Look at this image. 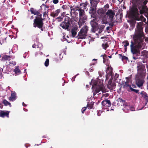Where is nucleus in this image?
Segmentation results:
<instances>
[{
    "label": "nucleus",
    "instance_id": "680f3d73",
    "mask_svg": "<svg viewBox=\"0 0 148 148\" xmlns=\"http://www.w3.org/2000/svg\"><path fill=\"white\" fill-rule=\"evenodd\" d=\"M97 60V59H94L92 60V61H96Z\"/></svg>",
    "mask_w": 148,
    "mask_h": 148
},
{
    "label": "nucleus",
    "instance_id": "f704fd0d",
    "mask_svg": "<svg viewBox=\"0 0 148 148\" xmlns=\"http://www.w3.org/2000/svg\"><path fill=\"white\" fill-rule=\"evenodd\" d=\"M49 63V59H47L45 63V65L46 66H48Z\"/></svg>",
    "mask_w": 148,
    "mask_h": 148
},
{
    "label": "nucleus",
    "instance_id": "6e6552de",
    "mask_svg": "<svg viewBox=\"0 0 148 148\" xmlns=\"http://www.w3.org/2000/svg\"><path fill=\"white\" fill-rule=\"evenodd\" d=\"M144 76H139L136 75L135 78L136 84L137 86L140 88L143 86L145 81L144 80Z\"/></svg>",
    "mask_w": 148,
    "mask_h": 148
},
{
    "label": "nucleus",
    "instance_id": "cd10ccee",
    "mask_svg": "<svg viewBox=\"0 0 148 148\" xmlns=\"http://www.w3.org/2000/svg\"><path fill=\"white\" fill-rule=\"evenodd\" d=\"M105 11L103 8L99 9L97 11V13L99 14H103L105 13Z\"/></svg>",
    "mask_w": 148,
    "mask_h": 148
},
{
    "label": "nucleus",
    "instance_id": "bf43d9fd",
    "mask_svg": "<svg viewBox=\"0 0 148 148\" xmlns=\"http://www.w3.org/2000/svg\"><path fill=\"white\" fill-rule=\"evenodd\" d=\"M146 67L147 69V71H148V65H147V64H146Z\"/></svg>",
    "mask_w": 148,
    "mask_h": 148
},
{
    "label": "nucleus",
    "instance_id": "1a4fd4ad",
    "mask_svg": "<svg viewBox=\"0 0 148 148\" xmlns=\"http://www.w3.org/2000/svg\"><path fill=\"white\" fill-rule=\"evenodd\" d=\"M96 8L90 7L89 10V13L90 14L91 18H95L96 16Z\"/></svg>",
    "mask_w": 148,
    "mask_h": 148
},
{
    "label": "nucleus",
    "instance_id": "0eeeda50",
    "mask_svg": "<svg viewBox=\"0 0 148 148\" xmlns=\"http://www.w3.org/2000/svg\"><path fill=\"white\" fill-rule=\"evenodd\" d=\"M88 30V27L86 25L82 28L78 33V36L79 37L78 38L81 39L85 38L87 36Z\"/></svg>",
    "mask_w": 148,
    "mask_h": 148
},
{
    "label": "nucleus",
    "instance_id": "69168bd1",
    "mask_svg": "<svg viewBox=\"0 0 148 148\" xmlns=\"http://www.w3.org/2000/svg\"><path fill=\"white\" fill-rule=\"evenodd\" d=\"M33 16H32L31 17V19L32 18L33 19Z\"/></svg>",
    "mask_w": 148,
    "mask_h": 148
},
{
    "label": "nucleus",
    "instance_id": "f8f14e48",
    "mask_svg": "<svg viewBox=\"0 0 148 148\" xmlns=\"http://www.w3.org/2000/svg\"><path fill=\"white\" fill-rule=\"evenodd\" d=\"M92 20L90 22V24L92 27L94 29L97 28L98 27V24L97 23V18L96 16L95 18H93Z\"/></svg>",
    "mask_w": 148,
    "mask_h": 148
},
{
    "label": "nucleus",
    "instance_id": "a19ab883",
    "mask_svg": "<svg viewBox=\"0 0 148 148\" xmlns=\"http://www.w3.org/2000/svg\"><path fill=\"white\" fill-rule=\"evenodd\" d=\"M109 5L108 4H107L104 6V8H105V10H107L109 8Z\"/></svg>",
    "mask_w": 148,
    "mask_h": 148
},
{
    "label": "nucleus",
    "instance_id": "a18cd8bd",
    "mask_svg": "<svg viewBox=\"0 0 148 148\" xmlns=\"http://www.w3.org/2000/svg\"><path fill=\"white\" fill-rule=\"evenodd\" d=\"M57 19H59V21H62V18L60 17H58L57 18Z\"/></svg>",
    "mask_w": 148,
    "mask_h": 148
},
{
    "label": "nucleus",
    "instance_id": "2f4dec72",
    "mask_svg": "<svg viewBox=\"0 0 148 148\" xmlns=\"http://www.w3.org/2000/svg\"><path fill=\"white\" fill-rule=\"evenodd\" d=\"M123 44L124 47L127 48V46L129 45L128 41L127 40H125L123 42Z\"/></svg>",
    "mask_w": 148,
    "mask_h": 148
},
{
    "label": "nucleus",
    "instance_id": "7c9ffc66",
    "mask_svg": "<svg viewBox=\"0 0 148 148\" xmlns=\"http://www.w3.org/2000/svg\"><path fill=\"white\" fill-rule=\"evenodd\" d=\"M102 46L103 49L105 50H106L107 47H109V45L107 43H103L102 45Z\"/></svg>",
    "mask_w": 148,
    "mask_h": 148
},
{
    "label": "nucleus",
    "instance_id": "3c124183",
    "mask_svg": "<svg viewBox=\"0 0 148 148\" xmlns=\"http://www.w3.org/2000/svg\"><path fill=\"white\" fill-rule=\"evenodd\" d=\"M130 106L129 105H127L126 106V108H127V109H128V107L130 108ZM128 110H129V109H128Z\"/></svg>",
    "mask_w": 148,
    "mask_h": 148
},
{
    "label": "nucleus",
    "instance_id": "c03bdc74",
    "mask_svg": "<svg viewBox=\"0 0 148 148\" xmlns=\"http://www.w3.org/2000/svg\"><path fill=\"white\" fill-rule=\"evenodd\" d=\"M53 3L55 4H56L58 3L59 2L58 0H53Z\"/></svg>",
    "mask_w": 148,
    "mask_h": 148
},
{
    "label": "nucleus",
    "instance_id": "603ef678",
    "mask_svg": "<svg viewBox=\"0 0 148 148\" xmlns=\"http://www.w3.org/2000/svg\"><path fill=\"white\" fill-rule=\"evenodd\" d=\"M107 73L108 74H110V75H111L112 74V73H110V69H109V71H108V72Z\"/></svg>",
    "mask_w": 148,
    "mask_h": 148
},
{
    "label": "nucleus",
    "instance_id": "f03ea898",
    "mask_svg": "<svg viewBox=\"0 0 148 148\" xmlns=\"http://www.w3.org/2000/svg\"><path fill=\"white\" fill-rule=\"evenodd\" d=\"M42 16V15H40V16L35 17V18L34 20L33 26L34 28L37 27L40 29L41 31H43L44 30L45 27H43V19Z\"/></svg>",
    "mask_w": 148,
    "mask_h": 148
},
{
    "label": "nucleus",
    "instance_id": "e2e57ef3",
    "mask_svg": "<svg viewBox=\"0 0 148 148\" xmlns=\"http://www.w3.org/2000/svg\"><path fill=\"white\" fill-rule=\"evenodd\" d=\"M88 86H89V85H86V88H88Z\"/></svg>",
    "mask_w": 148,
    "mask_h": 148
},
{
    "label": "nucleus",
    "instance_id": "423d86ee",
    "mask_svg": "<svg viewBox=\"0 0 148 148\" xmlns=\"http://www.w3.org/2000/svg\"><path fill=\"white\" fill-rule=\"evenodd\" d=\"M137 67L138 73L136 75L145 76L146 71L145 65L142 64H138Z\"/></svg>",
    "mask_w": 148,
    "mask_h": 148
},
{
    "label": "nucleus",
    "instance_id": "8fccbe9b",
    "mask_svg": "<svg viewBox=\"0 0 148 148\" xmlns=\"http://www.w3.org/2000/svg\"><path fill=\"white\" fill-rule=\"evenodd\" d=\"M32 47L34 48H36V45L34 44L32 46Z\"/></svg>",
    "mask_w": 148,
    "mask_h": 148
},
{
    "label": "nucleus",
    "instance_id": "9d476101",
    "mask_svg": "<svg viewBox=\"0 0 148 148\" xmlns=\"http://www.w3.org/2000/svg\"><path fill=\"white\" fill-rule=\"evenodd\" d=\"M135 2L137 4L141 5V9H140V11L142 10V7L143 6L147 7L145 6L147 3V0H135Z\"/></svg>",
    "mask_w": 148,
    "mask_h": 148
},
{
    "label": "nucleus",
    "instance_id": "9b49d317",
    "mask_svg": "<svg viewBox=\"0 0 148 148\" xmlns=\"http://www.w3.org/2000/svg\"><path fill=\"white\" fill-rule=\"evenodd\" d=\"M106 14L109 17L110 21H112L115 15V12L111 10H109L106 13Z\"/></svg>",
    "mask_w": 148,
    "mask_h": 148
},
{
    "label": "nucleus",
    "instance_id": "4c0bfd02",
    "mask_svg": "<svg viewBox=\"0 0 148 148\" xmlns=\"http://www.w3.org/2000/svg\"><path fill=\"white\" fill-rule=\"evenodd\" d=\"M3 69L0 68V78H1L3 77L2 72Z\"/></svg>",
    "mask_w": 148,
    "mask_h": 148
},
{
    "label": "nucleus",
    "instance_id": "052dcab7",
    "mask_svg": "<svg viewBox=\"0 0 148 148\" xmlns=\"http://www.w3.org/2000/svg\"><path fill=\"white\" fill-rule=\"evenodd\" d=\"M104 56H106V55H102L101 56H103V58H104Z\"/></svg>",
    "mask_w": 148,
    "mask_h": 148
},
{
    "label": "nucleus",
    "instance_id": "39448f33",
    "mask_svg": "<svg viewBox=\"0 0 148 148\" xmlns=\"http://www.w3.org/2000/svg\"><path fill=\"white\" fill-rule=\"evenodd\" d=\"M92 89L94 91L93 95L94 96L100 91H101L103 93L107 92V90L105 88L103 84L98 86L92 85Z\"/></svg>",
    "mask_w": 148,
    "mask_h": 148
},
{
    "label": "nucleus",
    "instance_id": "c85d7f7f",
    "mask_svg": "<svg viewBox=\"0 0 148 148\" xmlns=\"http://www.w3.org/2000/svg\"><path fill=\"white\" fill-rule=\"evenodd\" d=\"M88 3L87 1L82 3H81L80 4V5L82 8H86L88 5Z\"/></svg>",
    "mask_w": 148,
    "mask_h": 148
},
{
    "label": "nucleus",
    "instance_id": "de8ad7c7",
    "mask_svg": "<svg viewBox=\"0 0 148 148\" xmlns=\"http://www.w3.org/2000/svg\"><path fill=\"white\" fill-rule=\"evenodd\" d=\"M119 99L120 100V101L121 102H125V101L122 99L119 98Z\"/></svg>",
    "mask_w": 148,
    "mask_h": 148
},
{
    "label": "nucleus",
    "instance_id": "4d7b16f0",
    "mask_svg": "<svg viewBox=\"0 0 148 148\" xmlns=\"http://www.w3.org/2000/svg\"><path fill=\"white\" fill-rule=\"evenodd\" d=\"M110 28V27L109 26H108L106 27V30H108Z\"/></svg>",
    "mask_w": 148,
    "mask_h": 148
},
{
    "label": "nucleus",
    "instance_id": "a211bd4d",
    "mask_svg": "<svg viewBox=\"0 0 148 148\" xmlns=\"http://www.w3.org/2000/svg\"><path fill=\"white\" fill-rule=\"evenodd\" d=\"M16 98V93L15 92H11L10 97L9 98V100L10 101L15 100Z\"/></svg>",
    "mask_w": 148,
    "mask_h": 148
},
{
    "label": "nucleus",
    "instance_id": "e433bc0d",
    "mask_svg": "<svg viewBox=\"0 0 148 148\" xmlns=\"http://www.w3.org/2000/svg\"><path fill=\"white\" fill-rule=\"evenodd\" d=\"M140 94H141L142 95V96L143 97H147V94L144 92V91H142L140 93Z\"/></svg>",
    "mask_w": 148,
    "mask_h": 148
},
{
    "label": "nucleus",
    "instance_id": "c9c22d12",
    "mask_svg": "<svg viewBox=\"0 0 148 148\" xmlns=\"http://www.w3.org/2000/svg\"><path fill=\"white\" fill-rule=\"evenodd\" d=\"M136 23V22L134 21L132 22L131 23V26L132 27V28H133L134 27Z\"/></svg>",
    "mask_w": 148,
    "mask_h": 148
},
{
    "label": "nucleus",
    "instance_id": "5fc2aeb1",
    "mask_svg": "<svg viewBox=\"0 0 148 148\" xmlns=\"http://www.w3.org/2000/svg\"><path fill=\"white\" fill-rule=\"evenodd\" d=\"M22 104L23 105L24 107H26L27 106L23 102V103Z\"/></svg>",
    "mask_w": 148,
    "mask_h": 148
},
{
    "label": "nucleus",
    "instance_id": "f3484780",
    "mask_svg": "<svg viewBox=\"0 0 148 148\" xmlns=\"http://www.w3.org/2000/svg\"><path fill=\"white\" fill-rule=\"evenodd\" d=\"M116 86V84L114 83H112V81L110 80L107 85L108 88L112 90L115 88Z\"/></svg>",
    "mask_w": 148,
    "mask_h": 148
},
{
    "label": "nucleus",
    "instance_id": "79ce46f5",
    "mask_svg": "<svg viewBox=\"0 0 148 148\" xmlns=\"http://www.w3.org/2000/svg\"><path fill=\"white\" fill-rule=\"evenodd\" d=\"M146 51L145 50L142 51L141 52V56H144L146 53Z\"/></svg>",
    "mask_w": 148,
    "mask_h": 148
},
{
    "label": "nucleus",
    "instance_id": "393cba45",
    "mask_svg": "<svg viewBox=\"0 0 148 148\" xmlns=\"http://www.w3.org/2000/svg\"><path fill=\"white\" fill-rule=\"evenodd\" d=\"M6 38L3 37H0V43L1 45L6 42Z\"/></svg>",
    "mask_w": 148,
    "mask_h": 148
},
{
    "label": "nucleus",
    "instance_id": "338daca9",
    "mask_svg": "<svg viewBox=\"0 0 148 148\" xmlns=\"http://www.w3.org/2000/svg\"><path fill=\"white\" fill-rule=\"evenodd\" d=\"M108 57L110 58H111V57H112V56H108Z\"/></svg>",
    "mask_w": 148,
    "mask_h": 148
},
{
    "label": "nucleus",
    "instance_id": "2eb2a0df",
    "mask_svg": "<svg viewBox=\"0 0 148 148\" xmlns=\"http://www.w3.org/2000/svg\"><path fill=\"white\" fill-rule=\"evenodd\" d=\"M10 111L6 110H1L0 112V117L4 118L6 116L9 117V115Z\"/></svg>",
    "mask_w": 148,
    "mask_h": 148
},
{
    "label": "nucleus",
    "instance_id": "20e7f679",
    "mask_svg": "<svg viewBox=\"0 0 148 148\" xmlns=\"http://www.w3.org/2000/svg\"><path fill=\"white\" fill-rule=\"evenodd\" d=\"M78 11H79V21L78 23L79 27H80L85 23V21L87 19V17L84 10L81 8H79Z\"/></svg>",
    "mask_w": 148,
    "mask_h": 148
},
{
    "label": "nucleus",
    "instance_id": "ddd939ff",
    "mask_svg": "<svg viewBox=\"0 0 148 148\" xmlns=\"http://www.w3.org/2000/svg\"><path fill=\"white\" fill-rule=\"evenodd\" d=\"M101 104L103 106L106 108L110 107L111 105L110 101L107 99L102 101Z\"/></svg>",
    "mask_w": 148,
    "mask_h": 148
},
{
    "label": "nucleus",
    "instance_id": "0e129e2a",
    "mask_svg": "<svg viewBox=\"0 0 148 148\" xmlns=\"http://www.w3.org/2000/svg\"><path fill=\"white\" fill-rule=\"evenodd\" d=\"M95 63H93V64H90V65H94L95 64Z\"/></svg>",
    "mask_w": 148,
    "mask_h": 148
},
{
    "label": "nucleus",
    "instance_id": "72a5a7b5",
    "mask_svg": "<svg viewBox=\"0 0 148 148\" xmlns=\"http://www.w3.org/2000/svg\"><path fill=\"white\" fill-rule=\"evenodd\" d=\"M131 91H133V92H136V93H139V90H136V89H133V88H131V89L130 90V92H131Z\"/></svg>",
    "mask_w": 148,
    "mask_h": 148
},
{
    "label": "nucleus",
    "instance_id": "864d4df0",
    "mask_svg": "<svg viewBox=\"0 0 148 148\" xmlns=\"http://www.w3.org/2000/svg\"><path fill=\"white\" fill-rule=\"evenodd\" d=\"M119 76V75L118 74H116L115 75V77H116V78H118V77Z\"/></svg>",
    "mask_w": 148,
    "mask_h": 148
},
{
    "label": "nucleus",
    "instance_id": "dca6fc26",
    "mask_svg": "<svg viewBox=\"0 0 148 148\" xmlns=\"http://www.w3.org/2000/svg\"><path fill=\"white\" fill-rule=\"evenodd\" d=\"M30 11L32 14L37 15V16H40V15H42L41 14H40V12L38 10L33 8H31L30 9Z\"/></svg>",
    "mask_w": 148,
    "mask_h": 148
},
{
    "label": "nucleus",
    "instance_id": "412c9836",
    "mask_svg": "<svg viewBox=\"0 0 148 148\" xmlns=\"http://www.w3.org/2000/svg\"><path fill=\"white\" fill-rule=\"evenodd\" d=\"M11 58L10 56H7V55H3L1 58V60L2 61H5L8 60L10 61V58Z\"/></svg>",
    "mask_w": 148,
    "mask_h": 148
},
{
    "label": "nucleus",
    "instance_id": "b1692460",
    "mask_svg": "<svg viewBox=\"0 0 148 148\" xmlns=\"http://www.w3.org/2000/svg\"><path fill=\"white\" fill-rule=\"evenodd\" d=\"M14 71L15 74H20L21 71L19 69V66H16L15 67L14 69Z\"/></svg>",
    "mask_w": 148,
    "mask_h": 148
},
{
    "label": "nucleus",
    "instance_id": "58836bf2",
    "mask_svg": "<svg viewBox=\"0 0 148 148\" xmlns=\"http://www.w3.org/2000/svg\"><path fill=\"white\" fill-rule=\"evenodd\" d=\"M105 27V26L104 25H101L100 27V31H101L100 33L102 32V31L103 30V29Z\"/></svg>",
    "mask_w": 148,
    "mask_h": 148
},
{
    "label": "nucleus",
    "instance_id": "f257e3e1",
    "mask_svg": "<svg viewBox=\"0 0 148 148\" xmlns=\"http://www.w3.org/2000/svg\"><path fill=\"white\" fill-rule=\"evenodd\" d=\"M138 12V9L135 7H132L130 12V14L132 18L136 20L143 21L136 23L133 37L134 41L131 42L130 45L132 57L134 60L140 58L139 57L140 55V50L144 49V41L145 38L142 26L143 25V22H145L146 19L143 15L140 16Z\"/></svg>",
    "mask_w": 148,
    "mask_h": 148
},
{
    "label": "nucleus",
    "instance_id": "bb28decb",
    "mask_svg": "<svg viewBox=\"0 0 148 148\" xmlns=\"http://www.w3.org/2000/svg\"><path fill=\"white\" fill-rule=\"evenodd\" d=\"M70 8L71 11H73L74 12L78 11V9L79 8V7H75L74 8L73 6H72L71 5L70 6Z\"/></svg>",
    "mask_w": 148,
    "mask_h": 148
},
{
    "label": "nucleus",
    "instance_id": "ea45409f",
    "mask_svg": "<svg viewBox=\"0 0 148 148\" xmlns=\"http://www.w3.org/2000/svg\"><path fill=\"white\" fill-rule=\"evenodd\" d=\"M86 108V107H83L81 111L82 113L83 114L84 113V112L85 111Z\"/></svg>",
    "mask_w": 148,
    "mask_h": 148
},
{
    "label": "nucleus",
    "instance_id": "37998d69",
    "mask_svg": "<svg viewBox=\"0 0 148 148\" xmlns=\"http://www.w3.org/2000/svg\"><path fill=\"white\" fill-rule=\"evenodd\" d=\"M9 63H10V64H12L14 66L16 64V62L14 61H12V62L10 61Z\"/></svg>",
    "mask_w": 148,
    "mask_h": 148
},
{
    "label": "nucleus",
    "instance_id": "13d9d810",
    "mask_svg": "<svg viewBox=\"0 0 148 148\" xmlns=\"http://www.w3.org/2000/svg\"><path fill=\"white\" fill-rule=\"evenodd\" d=\"M123 0H118V1H119L120 3H121Z\"/></svg>",
    "mask_w": 148,
    "mask_h": 148
},
{
    "label": "nucleus",
    "instance_id": "4468645a",
    "mask_svg": "<svg viewBox=\"0 0 148 148\" xmlns=\"http://www.w3.org/2000/svg\"><path fill=\"white\" fill-rule=\"evenodd\" d=\"M129 81L127 80L125 83H123L122 84L123 88L127 90L129 92L130 91V90L131 88V85L129 84Z\"/></svg>",
    "mask_w": 148,
    "mask_h": 148
},
{
    "label": "nucleus",
    "instance_id": "6e6d98bb",
    "mask_svg": "<svg viewBox=\"0 0 148 148\" xmlns=\"http://www.w3.org/2000/svg\"><path fill=\"white\" fill-rule=\"evenodd\" d=\"M130 77H126L125 78V79L127 80V81H129V79H130Z\"/></svg>",
    "mask_w": 148,
    "mask_h": 148
},
{
    "label": "nucleus",
    "instance_id": "c756f323",
    "mask_svg": "<svg viewBox=\"0 0 148 148\" xmlns=\"http://www.w3.org/2000/svg\"><path fill=\"white\" fill-rule=\"evenodd\" d=\"M110 69V73H112V68L110 66H108L106 68V72L107 73L109 70Z\"/></svg>",
    "mask_w": 148,
    "mask_h": 148
},
{
    "label": "nucleus",
    "instance_id": "7ed1b4c3",
    "mask_svg": "<svg viewBox=\"0 0 148 148\" xmlns=\"http://www.w3.org/2000/svg\"><path fill=\"white\" fill-rule=\"evenodd\" d=\"M73 21L68 16H66L64 21L60 24V26L63 29L69 31L71 27Z\"/></svg>",
    "mask_w": 148,
    "mask_h": 148
},
{
    "label": "nucleus",
    "instance_id": "4be33fe9",
    "mask_svg": "<svg viewBox=\"0 0 148 148\" xmlns=\"http://www.w3.org/2000/svg\"><path fill=\"white\" fill-rule=\"evenodd\" d=\"M77 30V28L75 27L71 30V33L73 37H74L77 34V32L76 31Z\"/></svg>",
    "mask_w": 148,
    "mask_h": 148
},
{
    "label": "nucleus",
    "instance_id": "774afa93",
    "mask_svg": "<svg viewBox=\"0 0 148 148\" xmlns=\"http://www.w3.org/2000/svg\"><path fill=\"white\" fill-rule=\"evenodd\" d=\"M42 5H44V6H45V5L43 3V4H42Z\"/></svg>",
    "mask_w": 148,
    "mask_h": 148
},
{
    "label": "nucleus",
    "instance_id": "aec40b11",
    "mask_svg": "<svg viewBox=\"0 0 148 148\" xmlns=\"http://www.w3.org/2000/svg\"><path fill=\"white\" fill-rule=\"evenodd\" d=\"M98 0H90V7L96 8L98 3Z\"/></svg>",
    "mask_w": 148,
    "mask_h": 148
},
{
    "label": "nucleus",
    "instance_id": "5701e85b",
    "mask_svg": "<svg viewBox=\"0 0 148 148\" xmlns=\"http://www.w3.org/2000/svg\"><path fill=\"white\" fill-rule=\"evenodd\" d=\"M2 103L4 104L5 106H9L10 107L12 106L11 103L5 99L3 100Z\"/></svg>",
    "mask_w": 148,
    "mask_h": 148
},
{
    "label": "nucleus",
    "instance_id": "a878e982",
    "mask_svg": "<svg viewBox=\"0 0 148 148\" xmlns=\"http://www.w3.org/2000/svg\"><path fill=\"white\" fill-rule=\"evenodd\" d=\"M94 103L93 102H91L90 103H88L87 105V107L89 109H92L93 107Z\"/></svg>",
    "mask_w": 148,
    "mask_h": 148
},
{
    "label": "nucleus",
    "instance_id": "49530a36",
    "mask_svg": "<svg viewBox=\"0 0 148 148\" xmlns=\"http://www.w3.org/2000/svg\"><path fill=\"white\" fill-rule=\"evenodd\" d=\"M134 107L132 106V107H130V110L132 111L134 110Z\"/></svg>",
    "mask_w": 148,
    "mask_h": 148
},
{
    "label": "nucleus",
    "instance_id": "09e8293b",
    "mask_svg": "<svg viewBox=\"0 0 148 148\" xmlns=\"http://www.w3.org/2000/svg\"><path fill=\"white\" fill-rule=\"evenodd\" d=\"M66 5H63L62 6V8L63 9H66Z\"/></svg>",
    "mask_w": 148,
    "mask_h": 148
},
{
    "label": "nucleus",
    "instance_id": "473e14b6",
    "mask_svg": "<svg viewBox=\"0 0 148 148\" xmlns=\"http://www.w3.org/2000/svg\"><path fill=\"white\" fill-rule=\"evenodd\" d=\"M119 55L121 57V58L122 59V60H127L128 59V58L127 57L124 56H122L121 54H119Z\"/></svg>",
    "mask_w": 148,
    "mask_h": 148
},
{
    "label": "nucleus",
    "instance_id": "6ab92c4d",
    "mask_svg": "<svg viewBox=\"0 0 148 148\" xmlns=\"http://www.w3.org/2000/svg\"><path fill=\"white\" fill-rule=\"evenodd\" d=\"M60 12V9L57 10L55 11L51 12V13L50 15L53 17H55L58 16Z\"/></svg>",
    "mask_w": 148,
    "mask_h": 148
}]
</instances>
